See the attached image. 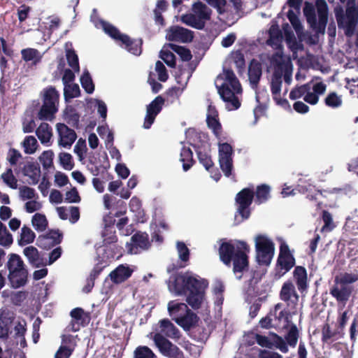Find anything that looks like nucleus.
I'll use <instances>...</instances> for the list:
<instances>
[{
  "label": "nucleus",
  "mask_w": 358,
  "mask_h": 358,
  "mask_svg": "<svg viewBox=\"0 0 358 358\" xmlns=\"http://www.w3.org/2000/svg\"><path fill=\"white\" fill-rule=\"evenodd\" d=\"M80 83L87 94H92L94 91V85L88 71H85L80 77Z\"/></svg>",
  "instance_id": "obj_45"
},
{
  "label": "nucleus",
  "mask_w": 358,
  "mask_h": 358,
  "mask_svg": "<svg viewBox=\"0 0 358 358\" xmlns=\"http://www.w3.org/2000/svg\"><path fill=\"white\" fill-rule=\"evenodd\" d=\"M280 299L287 303V305L292 303L296 305L299 301V295L295 290V287L292 282H285L281 288L280 292Z\"/></svg>",
  "instance_id": "obj_15"
},
{
  "label": "nucleus",
  "mask_w": 358,
  "mask_h": 358,
  "mask_svg": "<svg viewBox=\"0 0 358 358\" xmlns=\"http://www.w3.org/2000/svg\"><path fill=\"white\" fill-rule=\"evenodd\" d=\"M271 337L273 347L279 349L282 353L288 352V344L285 340L275 333L271 334Z\"/></svg>",
  "instance_id": "obj_50"
},
{
  "label": "nucleus",
  "mask_w": 358,
  "mask_h": 358,
  "mask_svg": "<svg viewBox=\"0 0 358 358\" xmlns=\"http://www.w3.org/2000/svg\"><path fill=\"white\" fill-rule=\"evenodd\" d=\"M193 38V31L182 27H176L171 29L169 38L170 41H182L183 43L191 42Z\"/></svg>",
  "instance_id": "obj_18"
},
{
  "label": "nucleus",
  "mask_w": 358,
  "mask_h": 358,
  "mask_svg": "<svg viewBox=\"0 0 358 358\" xmlns=\"http://www.w3.org/2000/svg\"><path fill=\"white\" fill-rule=\"evenodd\" d=\"M208 282L187 271L172 275L169 280V289L178 296H187V303L194 310L199 309L203 301Z\"/></svg>",
  "instance_id": "obj_1"
},
{
  "label": "nucleus",
  "mask_w": 358,
  "mask_h": 358,
  "mask_svg": "<svg viewBox=\"0 0 358 358\" xmlns=\"http://www.w3.org/2000/svg\"><path fill=\"white\" fill-rule=\"evenodd\" d=\"M342 99L335 92H330L324 99L325 104L331 108H338L342 105Z\"/></svg>",
  "instance_id": "obj_55"
},
{
  "label": "nucleus",
  "mask_w": 358,
  "mask_h": 358,
  "mask_svg": "<svg viewBox=\"0 0 358 358\" xmlns=\"http://www.w3.org/2000/svg\"><path fill=\"white\" fill-rule=\"evenodd\" d=\"M128 41L125 43H122L121 45H124V48L130 53L137 56L140 55L142 52V39H132L129 36Z\"/></svg>",
  "instance_id": "obj_35"
},
{
  "label": "nucleus",
  "mask_w": 358,
  "mask_h": 358,
  "mask_svg": "<svg viewBox=\"0 0 358 358\" xmlns=\"http://www.w3.org/2000/svg\"><path fill=\"white\" fill-rule=\"evenodd\" d=\"M161 59L171 68H175L176 66V56L173 52L169 50H161Z\"/></svg>",
  "instance_id": "obj_57"
},
{
  "label": "nucleus",
  "mask_w": 358,
  "mask_h": 358,
  "mask_svg": "<svg viewBox=\"0 0 358 358\" xmlns=\"http://www.w3.org/2000/svg\"><path fill=\"white\" fill-rule=\"evenodd\" d=\"M217 88L218 93L224 101L230 103L233 110L239 108L241 102L236 94H241V92H236L229 83H222V85Z\"/></svg>",
  "instance_id": "obj_13"
},
{
  "label": "nucleus",
  "mask_w": 358,
  "mask_h": 358,
  "mask_svg": "<svg viewBox=\"0 0 358 358\" xmlns=\"http://www.w3.org/2000/svg\"><path fill=\"white\" fill-rule=\"evenodd\" d=\"M13 242V236L8 231L6 226L0 221V245L10 247Z\"/></svg>",
  "instance_id": "obj_42"
},
{
  "label": "nucleus",
  "mask_w": 358,
  "mask_h": 358,
  "mask_svg": "<svg viewBox=\"0 0 358 358\" xmlns=\"http://www.w3.org/2000/svg\"><path fill=\"white\" fill-rule=\"evenodd\" d=\"M299 336V333L298 328L295 324H293L291 325L288 332L285 336V338L290 347L295 348L298 342Z\"/></svg>",
  "instance_id": "obj_44"
},
{
  "label": "nucleus",
  "mask_w": 358,
  "mask_h": 358,
  "mask_svg": "<svg viewBox=\"0 0 358 358\" xmlns=\"http://www.w3.org/2000/svg\"><path fill=\"white\" fill-rule=\"evenodd\" d=\"M57 111V106L43 103L37 116L39 120L50 121L55 117V115Z\"/></svg>",
  "instance_id": "obj_33"
},
{
  "label": "nucleus",
  "mask_w": 358,
  "mask_h": 358,
  "mask_svg": "<svg viewBox=\"0 0 358 358\" xmlns=\"http://www.w3.org/2000/svg\"><path fill=\"white\" fill-rule=\"evenodd\" d=\"M22 59L31 66H36L42 61L43 55L36 48H27L20 51Z\"/></svg>",
  "instance_id": "obj_16"
},
{
  "label": "nucleus",
  "mask_w": 358,
  "mask_h": 358,
  "mask_svg": "<svg viewBox=\"0 0 358 358\" xmlns=\"http://www.w3.org/2000/svg\"><path fill=\"white\" fill-rule=\"evenodd\" d=\"M134 358H157L152 350L147 346H138L134 350Z\"/></svg>",
  "instance_id": "obj_54"
},
{
  "label": "nucleus",
  "mask_w": 358,
  "mask_h": 358,
  "mask_svg": "<svg viewBox=\"0 0 358 358\" xmlns=\"http://www.w3.org/2000/svg\"><path fill=\"white\" fill-rule=\"evenodd\" d=\"M192 10L193 13L182 15V22L194 29H203L206 22L210 20L212 10L201 1H198L192 5Z\"/></svg>",
  "instance_id": "obj_6"
},
{
  "label": "nucleus",
  "mask_w": 358,
  "mask_h": 358,
  "mask_svg": "<svg viewBox=\"0 0 358 358\" xmlns=\"http://www.w3.org/2000/svg\"><path fill=\"white\" fill-rule=\"evenodd\" d=\"M208 110L211 114L207 115V125L209 129H212L216 137H220L222 131V125L217 118V112L215 110V108H212L210 106H209Z\"/></svg>",
  "instance_id": "obj_27"
},
{
  "label": "nucleus",
  "mask_w": 358,
  "mask_h": 358,
  "mask_svg": "<svg viewBox=\"0 0 358 358\" xmlns=\"http://www.w3.org/2000/svg\"><path fill=\"white\" fill-rule=\"evenodd\" d=\"M336 18L339 27L345 29V34L351 36L355 31L358 23V8L355 6H348L345 10V15L341 8L336 11Z\"/></svg>",
  "instance_id": "obj_7"
},
{
  "label": "nucleus",
  "mask_w": 358,
  "mask_h": 358,
  "mask_svg": "<svg viewBox=\"0 0 358 358\" xmlns=\"http://www.w3.org/2000/svg\"><path fill=\"white\" fill-rule=\"evenodd\" d=\"M160 334L172 339L178 340L180 338L179 329L169 320L163 319L159 321Z\"/></svg>",
  "instance_id": "obj_20"
},
{
  "label": "nucleus",
  "mask_w": 358,
  "mask_h": 358,
  "mask_svg": "<svg viewBox=\"0 0 358 358\" xmlns=\"http://www.w3.org/2000/svg\"><path fill=\"white\" fill-rule=\"evenodd\" d=\"M8 270V278L11 287L17 289L24 286L28 280V270L21 257L15 253H10L6 264Z\"/></svg>",
  "instance_id": "obj_4"
},
{
  "label": "nucleus",
  "mask_w": 358,
  "mask_h": 358,
  "mask_svg": "<svg viewBox=\"0 0 358 358\" xmlns=\"http://www.w3.org/2000/svg\"><path fill=\"white\" fill-rule=\"evenodd\" d=\"M284 64L282 62H276V69L274 71L271 83V91L273 95V98H275L276 96H280L282 86V66Z\"/></svg>",
  "instance_id": "obj_21"
},
{
  "label": "nucleus",
  "mask_w": 358,
  "mask_h": 358,
  "mask_svg": "<svg viewBox=\"0 0 358 358\" xmlns=\"http://www.w3.org/2000/svg\"><path fill=\"white\" fill-rule=\"evenodd\" d=\"M232 153L233 149L230 144L224 143L219 145V159L232 158Z\"/></svg>",
  "instance_id": "obj_60"
},
{
  "label": "nucleus",
  "mask_w": 358,
  "mask_h": 358,
  "mask_svg": "<svg viewBox=\"0 0 358 358\" xmlns=\"http://www.w3.org/2000/svg\"><path fill=\"white\" fill-rule=\"evenodd\" d=\"M180 161L182 163V169L184 171L189 170L195 164L193 159V152L188 147H182L180 151Z\"/></svg>",
  "instance_id": "obj_30"
},
{
  "label": "nucleus",
  "mask_w": 358,
  "mask_h": 358,
  "mask_svg": "<svg viewBox=\"0 0 358 358\" xmlns=\"http://www.w3.org/2000/svg\"><path fill=\"white\" fill-rule=\"evenodd\" d=\"M155 70L158 74V79L162 82H166L169 78L167 70L161 61H157L155 64Z\"/></svg>",
  "instance_id": "obj_62"
},
{
  "label": "nucleus",
  "mask_w": 358,
  "mask_h": 358,
  "mask_svg": "<svg viewBox=\"0 0 358 358\" xmlns=\"http://www.w3.org/2000/svg\"><path fill=\"white\" fill-rule=\"evenodd\" d=\"M224 82L223 83H229L230 86L238 92H242V88L238 79L236 78L232 69H225Z\"/></svg>",
  "instance_id": "obj_39"
},
{
  "label": "nucleus",
  "mask_w": 358,
  "mask_h": 358,
  "mask_svg": "<svg viewBox=\"0 0 358 358\" xmlns=\"http://www.w3.org/2000/svg\"><path fill=\"white\" fill-rule=\"evenodd\" d=\"M153 341L159 351L165 356H167L176 347L160 333H156L154 335Z\"/></svg>",
  "instance_id": "obj_24"
},
{
  "label": "nucleus",
  "mask_w": 358,
  "mask_h": 358,
  "mask_svg": "<svg viewBox=\"0 0 358 358\" xmlns=\"http://www.w3.org/2000/svg\"><path fill=\"white\" fill-rule=\"evenodd\" d=\"M270 187L266 184L258 185L255 192V203L261 204L265 203L270 198Z\"/></svg>",
  "instance_id": "obj_34"
},
{
  "label": "nucleus",
  "mask_w": 358,
  "mask_h": 358,
  "mask_svg": "<svg viewBox=\"0 0 358 358\" xmlns=\"http://www.w3.org/2000/svg\"><path fill=\"white\" fill-rule=\"evenodd\" d=\"M101 24L103 31L115 41L121 42V43L129 41V36L122 34L117 27L110 23L102 21Z\"/></svg>",
  "instance_id": "obj_25"
},
{
  "label": "nucleus",
  "mask_w": 358,
  "mask_h": 358,
  "mask_svg": "<svg viewBox=\"0 0 358 358\" xmlns=\"http://www.w3.org/2000/svg\"><path fill=\"white\" fill-rule=\"evenodd\" d=\"M133 271L124 265L118 266L109 274L110 280L115 284H120L127 280L132 274Z\"/></svg>",
  "instance_id": "obj_23"
},
{
  "label": "nucleus",
  "mask_w": 358,
  "mask_h": 358,
  "mask_svg": "<svg viewBox=\"0 0 358 358\" xmlns=\"http://www.w3.org/2000/svg\"><path fill=\"white\" fill-rule=\"evenodd\" d=\"M257 259L260 265L268 266L271 264L274 255V243L264 236L259 235L255 243Z\"/></svg>",
  "instance_id": "obj_8"
},
{
  "label": "nucleus",
  "mask_w": 358,
  "mask_h": 358,
  "mask_svg": "<svg viewBox=\"0 0 358 358\" xmlns=\"http://www.w3.org/2000/svg\"><path fill=\"white\" fill-rule=\"evenodd\" d=\"M282 39V34L277 24H272L268 30L267 43L271 45H278Z\"/></svg>",
  "instance_id": "obj_37"
},
{
  "label": "nucleus",
  "mask_w": 358,
  "mask_h": 358,
  "mask_svg": "<svg viewBox=\"0 0 358 358\" xmlns=\"http://www.w3.org/2000/svg\"><path fill=\"white\" fill-rule=\"evenodd\" d=\"M67 63L69 66L76 72H79L80 65L79 60L76 51L73 49H69L66 52Z\"/></svg>",
  "instance_id": "obj_47"
},
{
  "label": "nucleus",
  "mask_w": 358,
  "mask_h": 358,
  "mask_svg": "<svg viewBox=\"0 0 358 358\" xmlns=\"http://www.w3.org/2000/svg\"><path fill=\"white\" fill-rule=\"evenodd\" d=\"M171 48L176 52L184 62H189L192 59V55L191 51L185 47L176 44H170Z\"/></svg>",
  "instance_id": "obj_51"
},
{
  "label": "nucleus",
  "mask_w": 358,
  "mask_h": 358,
  "mask_svg": "<svg viewBox=\"0 0 358 358\" xmlns=\"http://www.w3.org/2000/svg\"><path fill=\"white\" fill-rule=\"evenodd\" d=\"M23 253L33 266L38 268L43 265V259L40 258L39 252L35 247L29 246L25 248Z\"/></svg>",
  "instance_id": "obj_29"
},
{
  "label": "nucleus",
  "mask_w": 358,
  "mask_h": 358,
  "mask_svg": "<svg viewBox=\"0 0 358 358\" xmlns=\"http://www.w3.org/2000/svg\"><path fill=\"white\" fill-rule=\"evenodd\" d=\"M358 280V273H344L341 276L336 275L334 280V285L330 287L329 294L338 303L344 305L349 300L352 292V284Z\"/></svg>",
  "instance_id": "obj_5"
},
{
  "label": "nucleus",
  "mask_w": 358,
  "mask_h": 358,
  "mask_svg": "<svg viewBox=\"0 0 358 358\" xmlns=\"http://www.w3.org/2000/svg\"><path fill=\"white\" fill-rule=\"evenodd\" d=\"M22 146L26 154H33L37 149L38 142L34 136H27L22 142Z\"/></svg>",
  "instance_id": "obj_46"
},
{
  "label": "nucleus",
  "mask_w": 358,
  "mask_h": 358,
  "mask_svg": "<svg viewBox=\"0 0 358 358\" xmlns=\"http://www.w3.org/2000/svg\"><path fill=\"white\" fill-rule=\"evenodd\" d=\"M196 153L199 162L207 171H210V169H213L214 166V163L210 155L206 152H202L201 150H196Z\"/></svg>",
  "instance_id": "obj_52"
},
{
  "label": "nucleus",
  "mask_w": 358,
  "mask_h": 358,
  "mask_svg": "<svg viewBox=\"0 0 358 358\" xmlns=\"http://www.w3.org/2000/svg\"><path fill=\"white\" fill-rule=\"evenodd\" d=\"M31 223L38 231H45L48 224L45 215L41 213H36L32 217Z\"/></svg>",
  "instance_id": "obj_43"
},
{
  "label": "nucleus",
  "mask_w": 358,
  "mask_h": 358,
  "mask_svg": "<svg viewBox=\"0 0 358 358\" xmlns=\"http://www.w3.org/2000/svg\"><path fill=\"white\" fill-rule=\"evenodd\" d=\"M103 243L104 246L115 243L117 241L116 231L113 226L106 224L102 231Z\"/></svg>",
  "instance_id": "obj_40"
},
{
  "label": "nucleus",
  "mask_w": 358,
  "mask_h": 358,
  "mask_svg": "<svg viewBox=\"0 0 358 358\" xmlns=\"http://www.w3.org/2000/svg\"><path fill=\"white\" fill-rule=\"evenodd\" d=\"M73 320L80 322L83 327L88 324L90 320V314L84 311L82 308H75L70 312Z\"/></svg>",
  "instance_id": "obj_36"
},
{
  "label": "nucleus",
  "mask_w": 358,
  "mask_h": 358,
  "mask_svg": "<svg viewBox=\"0 0 358 358\" xmlns=\"http://www.w3.org/2000/svg\"><path fill=\"white\" fill-rule=\"evenodd\" d=\"M64 94L66 99L76 98L80 96V90L78 84H69L64 86Z\"/></svg>",
  "instance_id": "obj_56"
},
{
  "label": "nucleus",
  "mask_w": 358,
  "mask_h": 358,
  "mask_svg": "<svg viewBox=\"0 0 358 358\" xmlns=\"http://www.w3.org/2000/svg\"><path fill=\"white\" fill-rule=\"evenodd\" d=\"M262 75V64L252 59L248 66V78L252 88H257Z\"/></svg>",
  "instance_id": "obj_17"
},
{
  "label": "nucleus",
  "mask_w": 358,
  "mask_h": 358,
  "mask_svg": "<svg viewBox=\"0 0 358 358\" xmlns=\"http://www.w3.org/2000/svg\"><path fill=\"white\" fill-rule=\"evenodd\" d=\"M343 336L338 331H332L330 325L326 323L322 328V342L323 343H331L335 340Z\"/></svg>",
  "instance_id": "obj_32"
},
{
  "label": "nucleus",
  "mask_w": 358,
  "mask_h": 358,
  "mask_svg": "<svg viewBox=\"0 0 358 358\" xmlns=\"http://www.w3.org/2000/svg\"><path fill=\"white\" fill-rule=\"evenodd\" d=\"M188 306L185 303L178 302L176 300L171 301L168 303V311L172 319L176 322V318L182 317L187 312Z\"/></svg>",
  "instance_id": "obj_26"
},
{
  "label": "nucleus",
  "mask_w": 358,
  "mask_h": 358,
  "mask_svg": "<svg viewBox=\"0 0 358 358\" xmlns=\"http://www.w3.org/2000/svg\"><path fill=\"white\" fill-rule=\"evenodd\" d=\"M35 238V233L29 227L24 225L21 229L20 239L18 241L19 245H24L31 243L34 241Z\"/></svg>",
  "instance_id": "obj_41"
},
{
  "label": "nucleus",
  "mask_w": 358,
  "mask_h": 358,
  "mask_svg": "<svg viewBox=\"0 0 358 358\" xmlns=\"http://www.w3.org/2000/svg\"><path fill=\"white\" fill-rule=\"evenodd\" d=\"M165 99L162 96H157L147 106L146 115L144 119L143 127L150 129L154 123L157 115L162 111Z\"/></svg>",
  "instance_id": "obj_11"
},
{
  "label": "nucleus",
  "mask_w": 358,
  "mask_h": 358,
  "mask_svg": "<svg viewBox=\"0 0 358 358\" xmlns=\"http://www.w3.org/2000/svg\"><path fill=\"white\" fill-rule=\"evenodd\" d=\"M199 320L196 314L193 313L189 308L182 317L176 318V323L183 328L185 331H189L194 328Z\"/></svg>",
  "instance_id": "obj_19"
},
{
  "label": "nucleus",
  "mask_w": 358,
  "mask_h": 358,
  "mask_svg": "<svg viewBox=\"0 0 358 358\" xmlns=\"http://www.w3.org/2000/svg\"><path fill=\"white\" fill-rule=\"evenodd\" d=\"M53 158L54 152L52 150H45L43 152L41 155L39 157V161L41 162L43 169L48 170L50 168L53 167Z\"/></svg>",
  "instance_id": "obj_48"
},
{
  "label": "nucleus",
  "mask_w": 358,
  "mask_h": 358,
  "mask_svg": "<svg viewBox=\"0 0 358 358\" xmlns=\"http://www.w3.org/2000/svg\"><path fill=\"white\" fill-rule=\"evenodd\" d=\"M57 129L59 134V145L64 148H70L77 138L75 131L63 123H58Z\"/></svg>",
  "instance_id": "obj_14"
},
{
  "label": "nucleus",
  "mask_w": 358,
  "mask_h": 358,
  "mask_svg": "<svg viewBox=\"0 0 358 358\" xmlns=\"http://www.w3.org/2000/svg\"><path fill=\"white\" fill-rule=\"evenodd\" d=\"M177 250L180 259L185 263L187 262L189 259V250L185 243L183 242H178Z\"/></svg>",
  "instance_id": "obj_58"
},
{
  "label": "nucleus",
  "mask_w": 358,
  "mask_h": 358,
  "mask_svg": "<svg viewBox=\"0 0 358 358\" xmlns=\"http://www.w3.org/2000/svg\"><path fill=\"white\" fill-rule=\"evenodd\" d=\"M23 171L24 174L29 178V184L36 185L38 182L41 171L35 164H29L25 165Z\"/></svg>",
  "instance_id": "obj_38"
},
{
  "label": "nucleus",
  "mask_w": 358,
  "mask_h": 358,
  "mask_svg": "<svg viewBox=\"0 0 358 358\" xmlns=\"http://www.w3.org/2000/svg\"><path fill=\"white\" fill-rule=\"evenodd\" d=\"M131 243L128 244V250L131 254L138 253V248L148 250L150 247L148 234L145 232L138 231L131 238Z\"/></svg>",
  "instance_id": "obj_12"
},
{
  "label": "nucleus",
  "mask_w": 358,
  "mask_h": 358,
  "mask_svg": "<svg viewBox=\"0 0 358 358\" xmlns=\"http://www.w3.org/2000/svg\"><path fill=\"white\" fill-rule=\"evenodd\" d=\"M318 22L314 6L306 2L303 7V13L310 27L317 34H324L328 21V6L325 0H317L316 2Z\"/></svg>",
  "instance_id": "obj_3"
},
{
  "label": "nucleus",
  "mask_w": 358,
  "mask_h": 358,
  "mask_svg": "<svg viewBox=\"0 0 358 358\" xmlns=\"http://www.w3.org/2000/svg\"><path fill=\"white\" fill-rule=\"evenodd\" d=\"M293 277L299 291L301 293L306 291L308 287L306 269L303 266H296L293 272Z\"/></svg>",
  "instance_id": "obj_22"
},
{
  "label": "nucleus",
  "mask_w": 358,
  "mask_h": 358,
  "mask_svg": "<svg viewBox=\"0 0 358 358\" xmlns=\"http://www.w3.org/2000/svg\"><path fill=\"white\" fill-rule=\"evenodd\" d=\"M74 350V348L62 345L55 355V358H69Z\"/></svg>",
  "instance_id": "obj_64"
},
{
  "label": "nucleus",
  "mask_w": 358,
  "mask_h": 358,
  "mask_svg": "<svg viewBox=\"0 0 358 358\" xmlns=\"http://www.w3.org/2000/svg\"><path fill=\"white\" fill-rule=\"evenodd\" d=\"M249 252V245L242 241H237L236 244L231 241L223 242L219 248L220 260L227 266L233 264V272L238 280L242 278V273L248 269Z\"/></svg>",
  "instance_id": "obj_2"
},
{
  "label": "nucleus",
  "mask_w": 358,
  "mask_h": 358,
  "mask_svg": "<svg viewBox=\"0 0 358 358\" xmlns=\"http://www.w3.org/2000/svg\"><path fill=\"white\" fill-rule=\"evenodd\" d=\"M322 220L324 224L322 228V231H331L334 228L335 226L333 223L332 215L326 210L322 211Z\"/></svg>",
  "instance_id": "obj_61"
},
{
  "label": "nucleus",
  "mask_w": 358,
  "mask_h": 358,
  "mask_svg": "<svg viewBox=\"0 0 358 358\" xmlns=\"http://www.w3.org/2000/svg\"><path fill=\"white\" fill-rule=\"evenodd\" d=\"M220 166L226 177L231 175L233 169L232 158L219 159Z\"/></svg>",
  "instance_id": "obj_59"
},
{
  "label": "nucleus",
  "mask_w": 358,
  "mask_h": 358,
  "mask_svg": "<svg viewBox=\"0 0 358 358\" xmlns=\"http://www.w3.org/2000/svg\"><path fill=\"white\" fill-rule=\"evenodd\" d=\"M1 178L3 181L10 188L17 189V180L13 175V170L11 168H8L6 171L1 174Z\"/></svg>",
  "instance_id": "obj_49"
},
{
  "label": "nucleus",
  "mask_w": 358,
  "mask_h": 358,
  "mask_svg": "<svg viewBox=\"0 0 358 358\" xmlns=\"http://www.w3.org/2000/svg\"><path fill=\"white\" fill-rule=\"evenodd\" d=\"M36 134L42 144H46L52 136V127L48 123L42 122L36 129Z\"/></svg>",
  "instance_id": "obj_31"
},
{
  "label": "nucleus",
  "mask_w": 358,
  "mask_h": 358,
  "mask_svg": "<svg viewBox=\"0 0 358 358\" xmlns=\"http://www.w3.org/2000/svg\"><path fill=\"white\" fill-rule=\"evenodd\" d=\"M295 258L289 245L283 242L280 245V251L276 262V270L279 275L289 271L295 266Z\"/></svg>",
  "instance_id": "obj_9"
},
{
  "label": "nucleus",
  "mask_w": 358,
  "mask_h": 358,
  "mask_svg": "<svg viewBox=\"0 0 358 358\" xmlns=\"http://www.w3.org/2000/svg\"><path fill=\"white\" fill-rule=\"evenodd\" d=\"M59 94L54 86L50 85L43 90V103L56 106L59 104Z\"/></svg>",
  "instance_id": "obj_28"
},
{
  "label": "nucleus",
  "mask_w": 358,
  "mask_h": 358,
  "mask_svg": "<svg viewBox=\"0 0 358 358\" xmlns=\"http://www.w3.org/2000/svg\"><path fill=\"white\" fill-rule=\"evenodd\" d=\"M254 197L253 187L243 188L236 196L235 200L238 205V213L243 220L248 219L250 215L249 208L253 201Z\"/></svg>",
  "instance_id": "obj_10"
},
{
  "label": "nucleus",
  "mask_w": 358,
  "mask_h": 358,
  "mask_svg": "<svg viewBox=\"0 0 358 358\" xmlns=\"http://www.w3.org/2000/svg\"><path fill=\"white\" fill-rule=\"evenodd\" d=\"M36 245L44 250H49L55 246L52 243H51V241L45 234L40 235L38 237Z\"/></svg>",
  "instance_id": "obj_63"
},
{
  "label": "nucleus",
  "mask_w": 358,
  "mask_h": 358,
  "mask_svg": "<svg viewBox=\"0 0 358 358\" xmlns=\"http://www.w3.org/2000/svg\"><path fill=\"white\" fill-rule=\"evenodd\" d=\"M310 90V87L308 83L296 87L291 90L289 93V99L292 100L299 99L304 94L306 95Z\"/></svg>",
  "instance_id": "obj_53"
}]
</instances>
